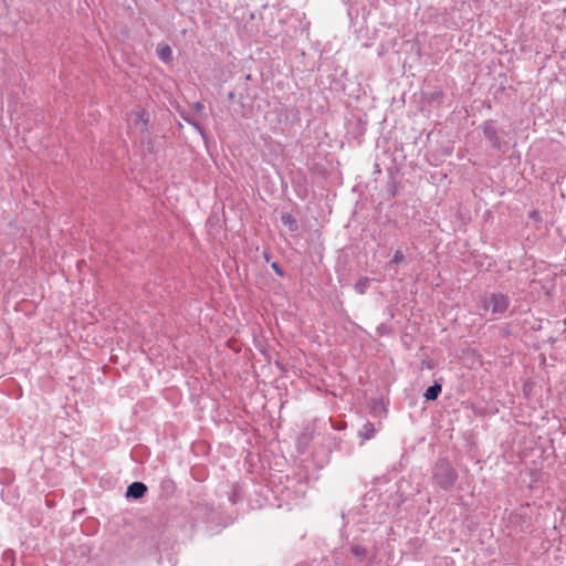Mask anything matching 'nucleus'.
<instances>
[{
  "label": "nucleus",
  "mask_w": 566,
  "mask_h": 566,
  "mask_svg": "<svg viewBox=\"0 0 566 566\" xmlns=\"http://www.w3.org/2000/svg\"><path fill=\"white\" fill-rule=\"evenodd\" d=\"M147 492V486L142 482H133L128 488L126 492V496L133 497V499H140L145 495Z\"/></svg>",
  "instance_id": "4"
},
{
  "label": "nucleus",
  "mask_w": 566,
  "mask_h": 566,
  "mask_svg": "<svg viewBox=\"0 0 566 566\" xmlns=\"http://www.w3.org/2000/svg\"><path fill=\"white\" fill-rule=\"evenodd\" d=\"M281 220H282V223L285 227H287V229L290 231H295L297 229V222L291 213H287V212L283 213L281 216Z\"/></svg>",
  "instance_id": "7"
},
{
  "label": "nucleus",
  "mask_w": 566,
  "mask_h": 566,
  "mask_svg": "<svg viewBox=\"0 0 566 566\" xmlns=\"http://www.w3.org/2000/svg\"><path fill=\"white\" fill-rule=\"evenodd\" d=\"M156 53L158 57L166 63L172 60V51L168 44H159L156 49Z\"/></svg>",
  "instance_id": "5"
},
{
  "label": "nucleus",
  "mask_w": 566,
  "mask_h": 566,
  "mask_svg": "<svg viewBox=\"0 0 566 566\" xmlns=\"http://www.w3.org/2000/svg\"><path fill=\"white\" fill-rule=\"evenodd\" d=\"M402 260H403L402 252L401 251H396V253H395V255L392 258V262L394 263H400Z\"/></svg>",
  "instance_id": "10"
},
{
  "label": "nucleus",
  "mask_w": 566,
  "mask_h": 566,
  "mask_svg": "<svg viewBox=\"0 0 566 566\" xmlns=\"http://www.w3.org/2000/svg\"><path fill=\"white\" fill-rule=\"evenodd\" d=\"M510 305L506 295L501 293H493L482 300V307L485 311H491L494 314L504 313Z\"/></svg>",
  "instance_id": "2"
},
{
  "label": "nucleus",
  "mask_w": 566,
  "mask_h": 566,
  "mask_svg": "<svg viewBox=\"0 0 566 566\" xmlns=\"http://www.w3.org/2000/svg\"><path fill=\"white\" fill-rule=\"evenodd\" d=\"M458 475L455 470L448 462H439L433 472L436 483L442 489L451 488Z\"/></svg>",
  "instance_id": "1"
},
{
  "label": "nucleus",
  "mask_w": 566,
  "mask_h": 566,
  "mask_svg": "<svg viewBox=\"0 0 566 566\" xmlns=\"http://www.w3.org/2000/svg\"><path fill=\"white\" fill-rule=\"evenodd\" d=\"M375 431H376V430H375L374 424H373V423H370V422H367L366 424H364V427H363V432H361V433H363V437H364L365 439H370V438H373V437H374Z\"/></svg>",
  "instance_id": "9"
},
{
  "label": "nucleus",
  "mask_w": 566,
  "mask_h": 566,
  "mask_svg": "<svg viewBox=\"0 0 566 566\" xmlns=\"http://www.w3.org/2000/svg\"><path fill=\"white\" fill-rule=\"evenodd\" d=\"M352 552H353L354 554L358 555V554H359V552H360V547H358V546H354V547L352 548Z\"/></svg>",
  "instance_id": "11"
},
{
  "label": "nucleus",
  "mask_w": 566,
  "mask_h": 566,
  "mask_svg": "<svg viewBox=\"0 0 566 566\" xmlns=\"http://www.w3.org/2000/svg\"><path fill=\"white\" fill-rule=\"evenodd\" d=\"M369 283H370V280L368 277H360L356 285H355V290L359 293V294H365L366 291L368 290L369 287Z\"/></svg>",
  "instance_id": "8"
},
{
  "label": "nucleus",
  "mask_w": 566,
  "mask_h": 566,
  "mask_svg": "<svg viewBox=\"0 0 566 566\" xmlns=\"http://www.w3.org/2000/svg\"><path fill=\"white\" fill-rule=\"evenodd\" d=\"M133 125L142 133L148 132L149 114L145 109H138L134 113Z\"/></svg>",
  "instance_id": "3"
},
{
  "label": "nucleus",
  "mask_w": 566,
  "mask_h": 566,
  "mask_svg": "<svg viewBox=\"0 0 566 566\" xmlns=\"http://www.w3.org/2000/svg\"><path fill=\"white\" fill-rule=\"evenodd\" d=\"M441 391H442L441 385L434 384L426 390L424 398L427 400H436L439 397V395L441 394Z\"/></svg>",
  "instance_id": "6"
}]
</instances>
